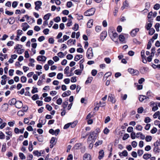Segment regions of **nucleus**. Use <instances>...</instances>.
<instances>
[{
  "label": "nucleus",
  "instance_id": "obj_28",
  "mask_svg": "<svg viewBox=\"0 0 160 160\" xmlns=\"http://www.w3.org/2000/svg\"><path fill=\"white\" fill-rule=\"evenodd\" d=\"M152 24L151 22L147 23L145 26V28L147 29V30H149L151 29L150 28L152 27Z\"/></svg>",
  "mask_w": 160,
  "mask_h": 160
},
{
  "label": "nucleus",
  "instance_id": "obj_58",
  "mask_svg": "<svg viewBox=\"0 0 160 160\" xmlns=\"http://www.w3.org/2000/svg\"><path fill=\"white\" fill-rule=\"evenodd\" d=\"M104 61L107 64H109L111 62V60L109 58H104Z\"/></svg>",
  "mask_w": 160,
  "mask_h": 160
},
{
  "label": "nucleus",
  "instance_id": "obj_32",
  "mask_svg": "<svg viewBox=\"0 0 160 160\" xmlns=\"http://www.w3.org/2000/svg\"><path fill=\"white\" fill-rule=\"evenodd\" d=\"M19 156L20 158L22 160L25 159L26 158V157L24 154L22 152H20L19 153Z\"/></svg>",
  "mask_w": 160,
  "mask_h": 160
},
{
  "label": "nucleus",
  "instance_id": "obj_15",
  "mask_svg": "<svg viewBox=\"0 0 160 160\" xmlns=\"http://www.w3.org/2000/svg\"><path fill=\"white\" fill-rule=\"evenodd\" d=\"M104 152L103 150H100L99 152V156L98 158L100 160L102 159L104 157Z\"/></svg>",
  "mask_w": 160,
  "mask_h": 160
},
{
  "label": "nucleus",
  "instance_id": "obj_64",
  "mask_svg": "<svg viewBox=\"0 0 160 160\" xmlns=\"http://www.w3.org/2000/svg\"><path fill=\"white\" fill-rule=\"evenodd\" d=\"M112 74V73L110 72H107L104 75V78H107L109 77Z\"/></svg>",
  "mask_w": 160,
  "mask_h": 160
},
{
  "label": "nucleus",
  "instance_id": "obj_16",
  "mask_svg": "<svg viewBox=\"0 0 160 160\" xmlns=\"http://www.w3.org/2000/svg\"><path fill=\"white\" fill-rule=\"evenodd\" d=\"M69 66H67L64 70V73L67 75V76L68 77H70L73 75V74H70L69 75Z\"/></svg>",
  "mask_w": 160,
  "mask_h": 160
},
{
  "label": "nucleus",
  "instance_id": "obj_19",
  "mask_svg": "<svg viewBox=\"0 0 160 160\" xmlns=\"http://www.w3.org/2000/svg\"><path fill=\"white\" fill-rule=\"evenodd\" d=\"M76 42L75 40H73L72 39H70L67 41V44L69 45H71L72 44L74 45Z\"/></svg>",
  "mask_w": 160,
  "mask_h": 160
},
{
  "label": "nucleus",
  "instance_id": "obj_44",
  "mask_svg": "<svg viewBox=\"0 0 160 160\" xmlns=\"http://www.w3.org/2000/svg\"><path fill=\"white\" fill-rule=\"evenodd\" d=\"M27 78L24 76H22L21 78V82L22 83L25 82L27 81Z\"/></svg>",
  "mask_w": 160,
  "mask_h": 160
},
{
  "label": "nucleus",
  "instance_id": "obj_53",
  "mask_svg": "<svg viewBox=\"0 0 160 160\" xmlns=\"http://www.w3.org/2000/svg\"><path fill=\"white\" fill-rule=\"evenodd\" d=\"M136 133L134 132H132L131 134V138L133 139H135L136 138Z\"/></svg>",
  "mask_w": 160,
  "mask_h": 160
},
{
  "label": "nucleus",
  "instance_id": "obj_61",
  "mask_svg": "<svg viewBox=\"0 0 160 160\" xmlns=\"http://www.w3.org/2000/svg\"><path fill=\"white\" fill-rule=\"evenodd\" d=\"M129 137V135L128 134H125L122 138L123 140H125L128 139Z\"/></svg>",
  "mask_w": 160,
  "mask_h": 160
},
{
  "label": "nucleus",
  "instance_id": "obj_49",
  "mask_svg": "<svg viewBox=\"0 0 160 160\" xmlns=\"http://www.w3.org/2000/svg\"><path fill=\"white\" fill-rule=\"evenodd\" d=\"M32 99L33 100H35L39 98L37 94L34 95L32 97Z\"/></svg>",
  "mask_w": 160,
  "mask_h": 160
},
{
  "label": "nucleus",
  "instance_id": "obj_11",
  "mask_svg": "<svg viewBox=\"0 0 160 160\" xmlns=\"http://www.w3.org/2000/svg\"><path fill=\"white\" fill-rule=\"evenodd\" d=\"M107 35V32L106 31H103L101 33L100 39L102 41H103L106 37Z\"/></svg>",
  "mask_w": 160,
  "mask_h": 160
},
{
  "label": "nucleus",
  "instance_id": "obj_2",
  "mask_svg": "<svg viewBox=\"0 0 160 160\" xmlns=\"http://www.w3.org/2000/svg\"><path fill=\"white\" fill-rule=\"evenodd\" d=\"M97 137V134L94 132H91L90 133L89 136L87 140L88 142H94L96 139Z\"/></svg>",
  "mask_w": 160,
  "mask_h": 160
},
{
  "label": "nucleus",
  "instance_id": "obj_60",
  "mask_svg": "<svg viewBox=\"0 0 160 160\" xmlns=\"http://www.w3.org/2000/svg\"><path fill=\"white\" fill-rule=\"evenodd\" d=\"M66 58L68 60H71L73 58V56L71 54H68L67 55Z\"/></svg>",
  "mask_w": 160,
  "mask_h": 160
},
{
  "label": "nucleus",
  "instance_id": "obj_9",
  "mask_svg": "<svg viewBox=\"0 0 160 160\" xmlns=\"http://www.w3.org/2000/svg\"><path fill=\"white\" fill-rule=\"evenodd\" d=\"M46 59V57L42 55L39 56L37 58V61H38L45 62Z\"/></svg>",
  "mask_w": 160,
  "mask_h": 160
},
{
  "label": "nucleus",
  "instance_id": "obj_17",
  "mask_svg": "<svg viewBox=\"0 0 160 160\" xmlns=\"http://www.w3.org/2000/svg\"><path fill=\"white\" fill-rule=\"evenodd\" d=\"M136 137L137 138H139L140 137L142 139H144L145 138V136L140 132L137 133Z\"/></svg>",
  "mask_w": 160,
  "mask_h": 160
},
{
  "label": "nucleus",
  "instance_id": "obj_37",
  "mask_svg": "<svg viewBox=\"0 0 160 160\" xmlns=\"http://www.w3.org/2000/svg\"><path fill=\"white\" fill-rule=\"evenodd\" d=\"M78 25L76 23L74 24V27L72 28V29L74 31H77L78 30Z\"/></svg>",
  "mask_w": 160,
  "mask_h": 160
},
{
  "label": "nucleus",
  "instance_id": "obj_25",
  "mask_svg": "<svg viewBox=\"0 0 160 160\" xmlns=\"http://www.w3.org/2000/svg\"><path fill=\"white\" fill-rule=\"evenodd\" d=\"M93 20L92 19L90 20L87 23V26L88 28H91L93 25Z\"/></svg>",
  "mask_w": 160,
  "mask_h": 160
},
{
  "label": "nucleus",
  "instance_id": "obj_51",
  "mask_svg": "<svg viewBox=\"0 0 160 160\" xmlns=\"http://www.w3.org/2000/svg\"><path fill=\"white\" fill-rule=\"evenodd\" d=\"M160 27V24L159 23H156L155 26V28L157 31L158 32L159 31V28Z\"/></svg>",
  "mask_w": 160,
  "mask_h": 160
},
{
  "label": "nucleus",
  "instance_id": "obj_3",
  "mask_svg": "<svg viewBox=\"0 0 160 160\" xmlns=\"http://www.w3.org/2000/svg\"><path fill=\"white\" fill-rule=\"evenodd\" d=\"M96 9L94 8H92L87 10L84 12L85 16H90L93 15Z\"/></svg>",
  "mask_w": 160,
  "mask_h": 160
},
{
  "label": "nucleus",
  "instance_id": "obj_54",
  "mask_svg": "<svg viewBox=\"0 0 160 160\" xmlns=\"http://www.w3.org/2000/svg\"><path fill=\"white\" fill-rule=\"evenodd\" d=\"M57 55L60 58H62L65 56L64 53L61 52H59L58 53Z\"/></svg>",
  "mask_w": 160,
  "mask_h": 160
},
{
  "label": "nucleus",
  "instance_id": "obj_27",
  "mask_svg": "<svg viewBox=\"0 0 160 160\" xmlns=\"http://www.w3.org/2000/svg\"><path fill=\"white\" fill-rule=\"evenodd\" d=\"M68 105V102L67 101H65L62 103V109L66 110V108Z\"/></svg>",
  "mask_w": 160,
  "mask_h": 160
},
{
  "label": "nucleus",
  "instance_id": "obj_45",
  "mask_svg": "<svg viewBox=\"0 0 160 160\" xmlns=\"http://www.w3.org/2000/svg\"><path fill=\"white\" fill-rule=\"evenodd\" d=\"M152 139V137L150 136H147L145 138V140L147 142H149L151 141Z\"/></svg>",
  "mask_w": 160,
  "mask_h": 160
},
{
  "label": "nucleus",
  "instance_id": "obj_57",
  "mask_svg": "<svg viewBox=\"0 0 160 160\" xmlns=\"http://www.w3.org/2000/svg\"><path fill=\"white\" fill-rule=\"evenodd\" d=\"M56 139L55 138L52 137L50 140V143L52 145H55V144Z\"/></svg>",
  "mask_w": 160,
  "mask_h": 160
},
{
  "label": "nucleus",
  "instance_id": "obj_31",
  "mask_svg": "<svg viewBox=\"0 0 160 160\" xmlns=\"http://www.w3.org/2000/svg\"><path fill=\"white\" fill-rule=\"evenodd\" d=\"M9 102L10 103V104L11 105H13L14 104L15 105L17 101H16V99H15L14 98H13L11 100L9 101Z\"/></svg>",
  "mask_w": 160,
  "mask_h": 160
},
{
  "label": "nucleus",
  "instance_id": "obj_30",
  "mask_svg": "<svg viewBox=\"0 0 160 160\" xmlns=\"http://www.w3.org/2000/svg\"><path fill=\"white\" fill-rule=\"evenodd\" d=\"M151 156V155L149 154H145L143 155V158L146 160L150 158Z\"/></svg>",
  "mask_w": 160,
  "mask_h": 160
},
{
  "label": "nucleus",
  "instance_id": "obj_20",
  "mask_svg": "<svg viewBox=\"0 0 160 160\" xmlns=\"http://www.w3.org/2000/svg\"><path fill=\"white\" fill-rule=\"evenodd\" d=\"M8 108V105L7 103H4L2 106V110L3 111H6L7 110Z\"/></svg>",
  "mask_w": 160,
  "mask_h": 160
},
{
  "label": "nucleus",
  "instance_id": "obj_36",
  "mask_svg": "<svg viewBox=\"0 0 160 160\" xmlns=\"http://www.w3.org/2000/svg\"><path fill=\"white\" fill-rule=\"evenodd\" d=\"M153 14V13L152 12H151L149 13L148 15V22H151V17L152 16Z\"/></svg>",
  "mask_w": 160,
  "mask_h": 160
},
{
  "label": "nucleus",
  "instance_id": "obj_23",
  "mask_svg": "<svg viewBox=\"0 0 160 160\" xmlns=\"http://www.w3.org/2000/svg\"><path fill=\"white\" fill-rule=\"evenodd\" d=\"M118 38L119 39V41L122 43H124L125 41V37L122 34L120 35Z\"/></svg>",
  "mask_w": 160,
  "mask_h": 160
},
{
  "label": "nucleus",
  "instance_id": "obj_5",
  "mask_svg": "<svg viewBox=\"0 0 160 160\" xmlns=\"http://www.w3.org/2000/svg\"><path fill=\"white\" fill-rule=\"evenodd\" d=\"M128 71L130 74L133 75H138L139 74V71L136 69H134L132 68H129Z\"/></svg>",
  "mask_w": 160,
  "mask_h": 160
},
{
  "label": "nucleus",
  "instance_id": "obj_22",
  "mask_svg": "<svg viewBox=\"0 0 160 160\" xmlns=\"http://www.w3.org/2000/svg\"><path fill=\"white\" fill-rule=\"evenodd\" d=\"M71 92L70 91L68 90L64 92L62 94V96L65 97L70 95L71 94Z\"/></svg>",
  "mask_w": 160,
  "mask_h": 160
},
{
  "label": "nucleus",
  "instance_id": "obj_13",
  "mask_svg": "<svg viewBox=\"0 0 160 160\" xmlns=\"http://www.w3.org/2000/svg\"><path fill=\"white\" fill-rule=\"evenodd\" d=\"M139 29L138 28H136L132 30L130 33L131 35L133 37L135 36L137 32L139 31Z\"/></svg>",
  "mask_w": 160,
  "mask_h": 160
},
{
  "label": "nucleus",
  "instance_id": "obj_52",
  "mask_svg": "<svg viewBox=\"0 0 160 160\" xmlns=\"http://www.w3.org/2000/svg\"><path fill=\"white\" fill-rule=\"evenodd\" d=\"M160 8V5L159 4L157 3L155 4L153 8L154 9L158 10Z\"/></svg>",
  "mask_w": 160,
  "mask_h": 160
},
{
  "label": "nucleus",
  "instance_id": "obj_47",
  "mask_svg": "<svg viewBox=\"0 0 160 160\" xmlns=\"http://www.w3.org/2000/svg\"><path fill=\"white\" fill-rule=\"evenodd\" d=\"M81 143H79L75 144L74 146V148L76 149H78L81 146Z\"/></svg>",
  "mask_w": 160,
  "mask_h": 160
},
{
  "label": "nucleus",
  "instance_id": "obj_14",
  "mask_svg": "<svg viewBox=\"0 0 160 160\" xmlns=\"http://www.w3.org/2000/svg\"><path fill=\"white\" fill-rule=\"evenodd\" d=\"M83 160H91V157L90 155L89 154L85 153L83 156Z\"/></svg>",
  "mask_w": 160,
  "mask_h": 160
},
{
  "label": "nucleus",
  "instance_id": "obj_59",
  "mask_svg": "<svg viewBox=\"0 0 160 160\" xmlns=\"http://www.w3.org/2000/svg\"><path fill=\"white\" fill-rule=\"evenodd\" d=\"M160 112L159 111H157L153 115V117L154 118H157L158 116L159 115Z\"/></svg>",
  "mask_w": 160,
  "mask_h": 160
},
{
  "label": "nucleus",
  "instance_id": "obj_6",
  "mask_svg": "<svg viewBox=\"0 0 160 160\" xmlns=\"http://www.w3.org/2000/svg\"><path fill=\"white\" fill-rule=\"evenodd\" d=\"M34 4L35 6V9L37 11H38L41 8V6L42 5V2L40 1H38L35 2Z\"/></svg>",
  "mask_w": 160,
  "mask_h": 160
},
{
  "label": "nucleus",
  "instance_id": "obj_46",
  "mask_svg": "<svg viewBox=\"0 0 160 160\" xmlns=\"http://www.w3.org/2000/svg\"><path fill=\"white\" fill-rule=\"evenodd\" d=\"M142 127L139 125H137L136 127V129L138 131H142Z\"/></svg>",
  "mask_w": 160,
  "mask_h": 160
},
{
  "label": "nucleus",
  "instance_id": "obj_55",
  "mask_svg": "<svg viewBox=\"0 0 160 160\" xmlns=\"http://www.w3.org/2000/svg\"><path fill=\"white\" fill-rule=\"evenodd\" d=\"M151 119L149 117H146L144 119V122L146 123H148L151 122Z\"/></svg>",
  "mask_w": 160,
  "mask_h": 160
},
{
  "label": "nucleus",
  "instance_id": "obj_43",
  "mask_svg": "<svg viewBox=\"0 0 160 160\" xmlns=\"http://www.w3.org/2000/svg\"><path fill=\"white\" fill-rule=\"evenodd\" d=\"M63 75L62 73H58L57 76V78L58 79H61L62 78Z\"/></svg>",
  "mask_w": 160,
  "mask_h": 160
},
{
  "label": "nucleus",
  "instance_id": "obj_42",
  "mask_svg": "<svg viewBox=\"0 0 160 160\" xmlns=\"http://www.w3.org/2000/svg\"><path fill=\"white\" fill-rule=\"evenodd\" d=\"M149 30V34L151 35H152L155 32V30L153 28H151Z\"/></svg>",
  "mask_w": 160,
  "mask_h": 160
},
{
  "label": "nucleus",
  "instance_id": "obj_24",
  "mask_svg": "<svg viewBox=\"0 0 160 160\" xmlns=\"http://www.w3.org/2000/svg\"><path fill=\"white\" fill-rule=\"evenodd\" d=\"M83 56L82 55H78L76 56L74 58V60L75 61H78L80 59L82 58Z\"/></svg>",
  "mask_w": 160,
  "mask_h": 160
},
{
  "label": "nucleus",
  "instance_id": "obj_18",
  "mask_svg": "<svg viewBox=\"0 0 160 160\" xmlns=\"http://www.w3.org/2000/svg\"><path fill=\"white\" fill-rule=\"evenodd\" d=\"M15 106L17 108H20L22 107L23 104L21 101H18L15 104Z\"/></svg>",
  "mask_w": 160,
  "mask_h": 160
},
{
  "label": "nucleus",
  "instance_id": "obj_63",
  "mask_svg": "<svg viewBox=\"0 0 160 160\" xmlns=\"http://www.w3.org/2000/svg\"><path fill=\"white\" fill-rule=\"evenodd\" d=\"M97 73V71L95 69L92 70L91 72L92 75L93 76H95Z\"/></svg>",
  "mask_w": 160,
  "mask_h": 160
},
{
  "label": "nucleus",
  "instance_id": "obj_39",
  "mask_svg": "<svg viewBox=\"0 0 160 160\" xmlns=\"http://www.w3.org/2000/svg\"><path fill=\"white\" fill-rule=\"evenodd\" d=\"M102 29L101 26H97L95 27V30L96 32H98L101 31Z\"/></svg>",
  "mask_w": 160,
  "mask_h": 160
},
{
  "label": "nucleus",
  "instance_id": "obj_56",
  "mask_svg": "<svg viewBox=\"0 0 160 160\" xmlns=\"http://www.w3.org/2000/svg\"><path fill=\"white\" fill-rule=\"evenodd\" d=\"M14 43V42L13 41H9L7 42V45L8 46H12L13 45Z\"/></svg>",
  "mask_w": 160,
  "mask_h": 160
},
{
  "label": "nucleus",
  "instance_id": "obj_4",
  "mask_svg": "<svg viewBox=\"0 0 160 160\" xmlns=\"http://www.w3.org/2000/svg\"><path fill=\"white\" fill-rule=\"evenodd\" d=\"M87 57L89 59H91L93 57V53L92 52V48H89L87 51Z\"/></svg>",
  "mask_w": 160,
  "mask_h": 160
},
{
  "label": "nucleus",
  "instance_id": "obj_7",
  "mask_svg": "<svg viewBox=\"0 0 160 160\" xmlns=\"http://www.w3.org/2000/svg\"><path fill=\"white\" fill-rule=\"evenodd\" d=\"M138 98L140 102H142L144 101L145 102L148 101L149 99V98L148 97H147L143 95H139Z\"/></svg>",
  "mask_w": 160,
  "mask_h": 160
},
{
  "label": "nucleus",
  "instance_id": "obj_1",
  "mask_svg": "<svg viewBox=\"0 0 160 160\" xmlns=\"http://www.w3.org/2000/svg\"><path fill=\"white\" fill-rule=\"evenodd\" d=\"M108 33L111 39L115 42H117L118 39V35L115 29L113 27H110L108 29Z\"/></svg>",
  "mask_w": 160,
  "mask_h": 160
},
{
  "label": "nucleus",
  "instance_id": "obj_38",
  "mask_svg": "<svg viewBox=\"0 0 160 160\" xmlns=\"http://www.w3.org/2000/svg\"><path fill=\"white\" fill-rule=\"evenodd\" d=\"M102 142V140H99L95 144H94V146L95 147H97L98 146L101 145Z\"/></svg>",
  "mask_w": 160,
  "mask_h": 160
},
{
  "label": "nucleus",
  "instance_id": "obj_26",
  "mask_svg": "<svg viewBox=\"0 0 160 160\" xmlns=\"http://www.w3.org/2000/svg\"><path fill=\"white\" fill-rule=\"evenodd\" d=\"M51 14L50 13H48L45 15L43 17V19L45 20H48L49 19L50 16Z\"/></svg>",
  "mask_w": 160,
  "mask_h": 160
},
{
  "label": "nucleus",
  "instance_id": "obj_35",
  "mask_svg": "<svg viewBox=\"0 0 160 160\" xmlns=\"http://www.w3.org/2000/svg\"><path fill=\"white\" fill-rule=\"evenodd\" d=\"M62 99L61 98H59L57 100L56 102L58 105H60L62 103Z\"/></svg>",
  "mask_w": 160,
  "mask_h": 160
},
{
  "label": "nucleus",
  "instance_id": "obj_10",
  "mask_svg": "<svg viewBox=\"0 0 160 160\" xmlns=\"http://www.w3.org/2000/svg\"><path fill=\"white\" fill-rule=\"evenodd\" d=\"M113 95L112 94H109L108 96V100L111 102L112 103H115L116 102V100L114 98Z\"/></svg>",
  "mask_w": 160,
  "mask_h": 160
},
{
  "label": "nucleus",
  "instance_id": "obj_33",
  "mask_svg": "<svg viewBox=\"0 0 160 160\" xmlns=\"http://www.w3.org/2000/svg\"><path fill=\"white\" fill-rule=\"evenodd\" d=\"M82 70L77 69L74 71V73L77 75H80L82 72Z\"/></svg>",
  "mask_w": 160,
  "mask_h": 160
},
{
  "label": "nucleus",
  "instance_id": "obj_48",
  "mask_svg": "<svg viewBox=\"0 0 160 160\" xmlns=\"http://www.w3.org/2000/svg\"><path fill=\"white\" fill-rule=\"evenodd\" d=\"M6 150V143L3 144L2 145V148L1 149L2 152H5Z\"/></svg>",
  "mask_w": 160,
  "mask_h": 160
},
{
  "label": "nucleus",
  "instance_id": "obj_8",
  "mask_svg": "<svg viewBox=\"0 0 160 160\" xmlns=\"http://www.w3.org/2000/svg\"><path fill=\"white\" fill-rule=\"evenodd\" d=\"M24 17L27 18V21L29 23H32L35 22L34 18H30L28 15H26Z\"/></svg>",
  "mask_w": 160,
  "mask_h": 160
},
{
  "label": "nucleus",
  "instance_id": "obj_62",
  "mask_svg": "<svg viewBox=\"0 0 160 160\" xmlns=\"http://www.w3.org/2000/svg\"><path fill=\"white\" fill-rule=\"evenodd\" d=\"M157 128L154 127L151 130V132L152 134H154L157 132Z\"/></svg>",
  "mask_w": 160,
  "mask_h": 160
},
{
  "label": "nucleus",
  "instance_id": "obj_21",
  "mask_svg": "<svg viewBox=\"0 0 160 160\" xmlns=\"http://www.w3.org/2000/svg\"><path fill=\"white\" fill-rule=\"evenodd\" d=\"M29 62H30L28 64L29 66L33 67L35 65L34 64V63L35 62L34 59L33 58H30L29 59Z\"/></svg>",
  "mask_w": 160,
  "mask_h": 160
},
{
  "label": "nucleus",
  "instance_id": "obj_41",
  "mask_svg": "<svg viewBox=\"0 0 160 160\" xmlns=\"http://www.w3.org/2000/svg\"><path fill=\"white\" fill-rule=\"evenodd\" d=\"M78 123L77 121H75L72 123H69L70 124V126L71 128H73Z\"/></svg>",
  "mask_w": 160,
  "mask_h": 160
},
{
  "label": "nucleus",
  "instance_id": "obj_50",
  "mask_svg": "<svg viewBox=\"0 0 160 160\" xmlns=\"http://www.w3.org/2000/svg\"><path fill=\"white\" fill-rule=\"evenodd\" d=\"M28 149L30 152L32 151L33 150V145L32 142H29Z\"/></svg>",
  "mask_w": 160,
  "mask_h": 160
},
{
  "label": "nucleus",
  "instance_id": "obj_29",
  "mask_svg": "<svg viewBox=\"0 0 160 160\" xmlns=\"http://www.w3.org/2000/svg\"><path fill=\"white\" fill-rule=\"evenodd\" d=\"M33 153L34 155L38 157H39L41 156V153L39 152L38 151H34L33 152Z\"/></svg>",
  "mask_w": 160,
  "mask_h": 160
},
{
  "label": "nucleus",
  "instance_id": "obj_12",
  "mask_svg": "<svg viewBox=\"0 0 160 160\" xmlns=\"http://www.w3.org/2000/svg\"><path fill=\"white\" fill-rule=\"evenodd\" d=\"M22 29L24 31H26L30 27L29 26L26 22L22 23Z\"/></svg>",
  "mask_w": 160,
  "mask_h": 160
},
{
  "label": "nucleus",
  "instance_id": "obj_40",
  "mask_svg": "<svg viewBox=\"0 0 160 160\" xmlns=\"http://www.w3.org/2000/svg\"><path fill=\"white\" fill-rule=\"evenodd\" d=\"M22 46L20 44H17L14 48V49H15L18 50L20 48H22Z\"/></svg>",
  "mask_w": 160,
  "mask_h": 160
},
{
  "label": "nucleus",
  "instance_id": "obj_34",
  "mask_svg": "<svg viewBox=\"0 0 160 160\" xmlns=\"http://www.w3.org/2000/svg\"><path fill=\"white\" fill-rule=\"evenodd\" d=\"M93 78L92 77H88V78H87V80L86 81V82H85V83L86 84H88V83H90L92 81V79H93Z\"/></svg>",
  "mask_w": 160,
  "mask_h": 160
}]
</instances>
